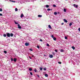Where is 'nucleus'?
Here are the masks:
<instances>
[{
	"label": "nucleus",
	"instance_id": "f257e3e1",
	"mask_svg": "<svg viewBox=\"0 0 80 80\" xmlns=\"http://www.w3.org/2000/svg\"><path fill=\"white\" fill-rule=\"evenodd\" d=\"M7 35L8 37H10V34L9 33H7Z\"/></svg>",
	"mask_w": 80,
	"mask_h": 80
},
{
	"label": "nucleus",
	"instance_id": "f03ea898",
	"mask_svg": "<svg viewBox=\"0 0 80 80\" xmlns=\"http://www.w3.org/2000/svg\"><path fill=\"white\" fill-rule=\"evenodd\" d=\"M18 28H19V29H21V28H22V27L20 26V24H19L18 25Z\"/></svg>",
	"mask_w": 80,
	"mask_h": 80
},
{
	"label": "nucleus",
	"instance_id": "7ed1b4c3",
	"mask_svg": "<svg viewBox=\"0 0 80 80\" xmlns=\"http://www.w3.org/2000/svg\"><path fill=\"white\" fill-rule=\"evenodd\" d=\"M29 45H30V43H27V42L25 43V45L26 46H28Z\"/></svg>",
	"mask_w": 80,
	"mask_h": 80
},
{
	"label": "nucleus",
	"instance_id": "20e7f679",
	"mask_svg": "<svg viewBox=\"0 0 80 80\" xmlns=\"http://www.w3.org/2000/svg\"><path fill=\"white\" fill-rule=\"evenodd\" d=\"M63 21L65 22L66 23H67V22H68V21L65 19H64Z\"/></svg>",
	"mask_w": 80,
	"mask_h": 80
},
{
	"label": "nucleus",
	"instance_id": "39448f33",
	"mask_svg": "<svg viewBox=\"0 0 80 80\" xmlns=\"http://www.w3.org/2000/svg\"><path fill=\"white\" fill-rule=\"evenodd\" d=\"M60 52H64V50H63V49H61Z\"/></svg>",
	"mask_w": 80,
	"mask_h": 80
},
{
	"label": "nucleus",
	"instance_id": "423d86ee",
	"mask_svg": "<svg viewBox=\"0 0 80 80\" xmlns=\"http://www.w3.org/2000/svg\"><path fill=\"white\" fill-rule=\"evenodd\" d=\"M49 57L50 58H53V55H50Z\"/></svg>",
	"mask_w": 80,
	"mask_h": 80
},
{
	"label": "nucleus",
	"instance_id": "0eeeda50",
	"mask_svg": "<svg viewBox=\"0 0 80 80\" xmlns=\"http://www.w3.org/2000/svg\"><path fill=\"white\" fill-rule=\"evenodd\" d=\"M53 40H55V41H56V40H57V38H56L54 37L53 38Z\"/></svg>",
	"mask_w": 80,
	"mask_h": 80
},
{
	"label": "nucleus",
	"instance_id": "6e6552de",
	"mask_svg": "<svg viewBox=\"0 0 80 80\" xmlns=\"http://www.w3.org/2000/svg\"><path fill=\"white\" fill-rule=\"evenodd\" d=\"M24 17L23 14H22L21 16V18H22V17Z\"/></svg>",
	"mask_w": 80,
	"mask_h": 80
},
{
	"label": "nucleus",
	"instance_id": "1a4fd4ad",
	"mask_svg": "<svg viewBox=\"0 0 80 80\" xmlns=\"http://www.w3.org/2000/svg\"><path fill=\"white\" fill-rule=\"evenodd\" d=\"M54 14L55 15H57V12H54Z\"/></svg>",
	"mask_w": 80,
	"mask_h": 80
},
{
	"label": "nucleus",
	"instance_id": "9d476101",
	"mask_svg": "<svg viewBox=\"0 0 80 80\" xmlns=\"http://www.w3.org/2000/svg\"><path fill=\"white\" fill-rule=\"evenodd\" d=\"M48 28L50 29H52V27H51V26H50V25H48Z\"/></svg>",
	"mask_w": 80,
	"mask_h": 80
},
{
	"label": "nucleus",
	"instance_id": "9b49d317",
	"mask_svg": "<svg viewBox=\"0 0 80 80\" xmlns=\"http://www.w3.org/2000/svg\"><path fill=\"white\" fill-rule=\"evenodd\" d=\"M10 36L11 37H13V34L12 33H11L10 34Z\"/></svg>",
	"mask_w": 80,
	"mask_h": 80
},
{
	"label": "nucleus",
	"instance_id": "f8f14e48",
	"mask_svg": "<svg viewBox=\"0 0 80 80\" xmlns=\"http://www.w3.org/2000/svg\"><path fill=\"white\" fill-rule=\"evenodd\" d=\"M16 61H17V59L16 58H14V61L15 62H16Z\"/></svg>",
	"mask_w": 80,
	"mask_h": 80
},
{
	"label": "nucleus",
	"instance_id": "ddd939ff",
	"mask_svg": "<svg viewBox=\"0 0 80 80\" xmlns=\"http://www.w3.org/2000/svg\"><path fill=\"white\" fill-rule=\"evenodd\" d=\"M4 52L5 54H7V51H4Z\"/></svg>",
	"mask_w": 80,
	"mask_h": 80
},
{
	"label": "nucleus",
	"instance_id": "4468645a",
	"mask_svg": "<svg viewBox=\"0 0 80 80\" xmlns=\"http://www.w3.org/2000/svg\"><path fill=\"white\" fill-rule=\"evenodd\" d=\"M42 17V15H38V17L41 18V17Z\"/></svg>",
	"mask_w": 80,
	"mask_h": 80
},
{
	"label": "nucleus",
	"instance_id": "2eb2a0df",
	"mask_svg": "<svg viewBox=\"0 0 80 80\" xmlns=\"http://www.w3.org/2000/svg\"><path fill=\"white\" fill-rule=\"evenodd\" d=\"M45 77H48V74H45Z\"/></svg>",
	"mask_w": 80,
	"mask_h": 80
},
{
	"label": "nucleus",
	"instance_id": "dca6fc26",
	"mask_svg": "<svg viewBox=\"0 0 80 80\" xmlns=\"http://www.w3.org/2000/svg\"><path fill=\"white\" fill-rule=\"evenodd\" d=\"M14 23H15V24H16L17 25H18V23L16 22V21H14Z\"/></svg>",
	"mask_w": 80,
	"mask_h": 80
},
{
	"label": "nucleus",
	"instance_id": "f3484780",
	"mask_svg": "<svg viewBox=\"0 0 80 80\" xmlns=\"http://www.w3.org/2000/svg\"><path fill=\"white\" fill-rule=\"evenodd\" d=\"M29 71H32V68H29Z\"/></svg>",
	"mask_w": 80,
	"mask_h": 80
},
{
	"label": "nucleus",
	"instance_id": "a211bd4d",
	"mask_svg": "<svg viewBox=\"0 0 80 80\" xmlns=\"http://www.w3.org/2000/svg\"><path fill=\"white\" fill-rule=\"evenodd\" d=\"M64 12H67V10H66V9H64Z\"/></svg>",
	"mask_w": 80,
	"mask_h": 80
},
{
	"label": "nucleus",
	"instance_id": "6ab92c4d",
	"mask_svg": "<svg viewBox=\"0 0 80 80\" xmlns=\"http://www.w3.org/2000/svg\"><path fill=\"white\" fill-rule=\"evenodd\" d=\"M46 8H48V7H49V5H46Z\"/></svg>",
	"mask_w": 80,
	"mask_h": 80
},
{
	"label": "nucleus",
	"instance_id": "aec40b11",
	"mask_svg": "<svg viewBox=\"0 0 80 80\" xmlns=\"http://www.w3.org/2000/svg\"><path fill=\"white\" fill-rule=\"evenodd\" d=\"M15 12H17V11H18V9H17V8H15Z\"/></svg>",
	"mask_w": 80,
	"mask_h": 80
},
{
	"label": "nucleus",
	"instance_id": "412c9836",
	"mask_svg": "<svg viewBox=\"0 0 80 80\" xmlns=\"http://www.w3.org/2000/svg\"><path fill=\"white\" fill-rule=\"evenodd\" d=\"M3 36L4 37H7V35H6V34H3Z\"/></svg>",
	"mask_w": 80,
	"mask_h": 80
},
{
	"label": "nucleus",
	"instance_id": "4be33fe9",
	"mask_svg": "<svg viewBox=\"0 0 80 80\" xmlns=\"http://www.w3.org/2000/svg\"><path fill=\"white\" fill-rule=\"evenodd\" d=\"M72 48L73 49V50H75V47L73 46L72 47Z\"/></svg>",
	"mask_w": 80,
	"mask_h": 80
},
{
	"label": "nucleus",
	"instance_id": "5701e85b",
	"mask_svg": "<svg viewBox=\"0 0 80 80\" xmlns=\"http://www.w3.org/2000/svg\"><path fill=\"white\" fill-rule=\"evenodd\" d=\"M64 38H65V39H66V40H67L68 38H67V36H65Z\"/></svg>",
	"mask_w": 80,
	"mask_h": 80
},
{
	"label": "nucleus",
	"instance_id": "b1692460",
	"mask_svg": "<svg viewBox=\"0 0 80 80\" xmlns=\"http://www.w3.org/2000/svg\"><path fill=\"white\" fill-rule=\"evenodd\" d=\"M34 72H37V69L35 68V69H34Z\"/></svg>",
	"mask_w": 80,
	"mask_h": 80
},
{
	"label": "nucleus",
	"instance_id": "393cba45",
	"mask_svg": "<svg viewBox=\"0 0 80 80\" xmlns=\"http://www.w3.org/2000/svg\"><path fill=\"white\" fill-rule=\"evenodd\" d=\"M10 2H15V1H11V0H9Z\"/></svg>",
	"mask_w": 80,
	"mask_h": 80
},
{
	"label": "nucleus",
	"instance_id": "a878e982",
	"mask_svg": "<svg viewBox=\"0 0 80 80\" xmlns=\"http://www.w3.org/2000/svg\"><path fill=\"white\" fill-rule=\"evenodd\" d=\"M72 24L71 23H70V24H69V26L70 27L71 26H72Z\"/></svg>",
	"mask_w": 80,
	"mask_h": 80
},
{
	"label": "nucleus",
	"instance_id": "bb28decb",
	"mask_svg": "<svg viewBox=\"0 0 80 80\" xmlns=\"http://www.w3.org/2000/svg\"><path fill=\"white\" fill-rule=\"evenodd\" d=\"M37 47L38 48H40V46H37Z\"/></svg>",
	"mask_w": 80,
	"mask_h": 80
},
{
	"label": "nucleus",
	"instance_id": "cd10ccee",
	"mask_svg": "<svg viewBox=\"0 0 80 80\" xmlns=\"http://www.w3.org/2000/svg\"><path fill=\"white\" fill-rule=\"evenodd\" d=\"M47 10H48V11H50V8H48V9H47Z\"/></svg>",
	"mask_w": 80,
	"mask_h": 80
},
{
	"label": "nucleus",
	"instance_id": "c85d7f7f",
	"mask_svg": "<svg viewBox=\"0 0 80 80\" xmlns=\"http://www.w3.org/2000/svg\"><path fill=\"white\" fill-rule=\"evenodd\" d=\"M29 50H30V51H33V50L32 48H30Z\"/></svg>",
	"mask_w": 80,
	"mask_h": 80
},
{
	"label": "nucleus",
	"instance_id": "c756f323",
	"mask_svg": "<svg viewBox=\"0 0 80 80\" xmlns=\"http://www.w3.org/2000/svg\"><path fill=\"white\" fill-rule=\"evenodd\" d=\"M58 63H59V64H62V62H58Z\"/></svg>",
	"mask_w": 80,
	"mask_h": 80
},
{
	"label": "nucleus",
	"instance_id": "7c9ffc66",
	"mask_svg": "<svg viewBox=\"0 0 80 80\" xmlns=\"http://www.w3.org/2000/svg\"><path fill=\"white\" fill-rule=\"evenodd\" d=\"M30 74L31 75H33V73H32V72H30Z\"/></svg>",
	"mask_w": 80,
	"mask_h": 80
},
{
	"label": "nucleus",
	"instance_id": "2f4dec72",
	"mask_svg": "<svg viewBox=\"0 0 80 80\" xmlns=\"http://www.w3.org/2000/svg\"><path fill=\"white\" fill-rule=\"evenodd\" d=\"M51 37L52 38H54V36L53 35H51Z\"/></svg>",
	"mask_w": 80,
	"mask_h": 80
},
{
	"label": "nucleus",
	"instance_id": "473e14b6",
	"mask_svg": "<svg viewBox=\"0 0 80 80\" xmlns=\"http://www.w3.org/2000/svg\"><path fill=\"white\" fill-rule=\"evenodd\" d=\"M47 46H48V47H49L50 46V45H49V44H48V43L47 44Z\"/></svg>",
	"mask_w": 80,
	"mask_h": 80
},
{
	"label": "nucleus",
	"instance_id": "72a5a7b5",
	"mask_svg": "<svg viewBox=\"0 0 80 80\" xmlns=\"http://www.w3.org/2000/svg\"><path fill=\"white\" fill-rule=\"evenodd\" d=\"M40 69L41 70H42L43 69L42 68H40Z\"/></svg>",
	"mask_w": 80,
	"mask_h": 80
},
{
	"label": "nucleus",
	"instance_id": "f704fd0d",
	"mask_svg": "<svg viewBox=\"0 0 80 80\" xmlns=\"http://www.w3.org/2000/svg\"><path fill=\"white\" fill-rule=\"evenodd\" d=\"M0 16H3L2 14L0 13Z\"/></svg>",
	"mask_w": 80,
	"mask_h": 80
},
{
	"label": "nucleus",
	"instance_id": "c9c22d12",
	"mask_svg": "<svg viewBox=\"0 0 80 80\" xmlns=\"http://www.w3.org/2000/svg\"><path fill=\"white\" fill-rule=\"evenodd\" d=\"M2 9L0 8V12H2Z\"/></svg>",
	"mask_w": 80,
	"mask_h": 80
},
{
	"label": "nucleus",
	"instance_id": "e433bc0d",
	"mask_svg": "<svg viewBox=\"0 0 80 80\" xmlns=\"http://www.w3.org/2000/svg\"><path fill=\"white\" fill-rule=\"evenodd\" d=\"M39 40H40V42H42V41H43V40H42V39H40Z\"/></svg>",
	"mask_w": 80,
	"mask_h": 80
},
{
	"label": "nucleus",
	"instance_id": "4c0bfd02",
	"mask_svg": "<svg viewBox=\"0 0 80 80\" xmlns=\"http://www.w3.org/2000/svg\"><path fill=\"white\" fill-rule=\"evenodd\" d=\"M43 70L45 71L47 70V69H46V68H44Z\"/></svg>",
	"mask_w": 80,
	"mask_h": 80
},
{
	"label": "nucleus",
	"instance_id": "58836bf2",
	"mask_svg": "<svg viewBox=\"0 0 80 80\" xmlns=\"http://www.w3.org/2000/svg\"><path fill=\"white\" fill-rule=\"evenodd\" d=\"M53 7H56V5H53Z\"/></svg>",
	"mask_w": 80,
	"mask_h": 80
},
{
	"label": "nucleus",
	"instance_id": "ea45409f",
	"mask_svg": "<svg viewBox=\"0 0 80 80\" xmlns=\"http://www.w3.org/2000/svg\"><path fill=\"white\" fill-rule=\"evenodd\" d=\"M11 61H13V58H11Z\"/></svg>",
	"mask_w": 80,
	"mask_h": 80
},
{
	"label": "nucleus",
	"instance_id": "a19ab883",
	"mask_svg": "<svg viewBox=\"0 0 80 80\" xmlns=\"http://www.w3.org/2000/svg\"><path fill=\"white\" fill-rule=\"evenodd\" d=\"M78 30L79 32H80V28H78Z\"/></svg>",
	"mask_w": 80,
	"mask_h": 80
},
{
	"label": "nucleus",
	"instance_id": "79ce46f5",
	"mask_svg": "<svg viewBox=\"0 0 80 80\" xmlns=\"http://www.w3.org/2000/svg\"><path fill=\"white\" fill-rule=\"evenodd\" d=\"M37 77H38L39 78V77H40V76H39V75H37Z\"/></svg>",
	"mask_w": 80,
	"mask_h": 80
},
{
	"label": "nucleus",
	"instance_id": "37998d69",
	"mask_svg": "<svg viewBox=\"0 0 80 80\" xmlns=\"http://www.w3.org/2000/svg\"><path fill=\"white\" fill-rule=\"evenodd\" d=\"M55 52H58V51H57V50H55Z\"/></svg>",
	"mask_w": 80,
	"mask_h": 80
},
{
	"label": "nucleus",
	"instance_id": "c03bdc74",
	"mask_svg": "<svg viewBox=\"0 0 80 80\" xmlns=\"http://www.w3.org/2000/svg\"><path fill=\"white\" fill-rule=\"evenodd\" d=\"M29 58L30 59H32V57H29Z\"/></svg>",
	"mask_w": 80,
	"mask_h": 80
},
{
	"label": "nucleus",
	"instance_id": "a18cd8bd",
	"mask_svg": "<svg viewBox=\"0 0 80 80\" xmlns=\"http://www.w3.org/2000/svg\"><path fill=\"white\" fill-rule=\"evenodd\" d=\"M73 6H74V7H76V5L74 4L73 5Z\"/></svg>",
	"mask_w": 80,
	"mask_h": 80
},
{
	"label": "nucleus",
	"instance_id": "49530a36",
	"mask_svg": "<svg viewBox=\"0 0 80 80\" xmlns=\"http://www.w3.org/2000/svg\"><path fill=\"white\" fill-rule=\"evenodd\" d=\"M77 7H78V5H76L75 6V7L76 8H77Z\"/></svg>",
	"mask_w": 80,
	"mask_h": 80
},
{
	"label": "nucleus",
	"instance_id": "de8ad7c7",
	"mask_svg": "<svg viewBox=\"0 0 80 80\" xmlns=\"http://www.w3.org/2000/svg\"><path fill=\"white\" fill-rule=\"evenodd\" d=\"M63 24H64V23H62L61 24V25H63Z\"/></svg>",
	"mask_w": 80,
	"mask_h": 80
},
{
	"label": "nucleus",
	"instance_id": "09e8293b",
	"mask_svg": "<svg viewBox=\"0 0 80 80\" xmlns=\"http://www.w3.org/2000/svg\"><path fill=\"white\" fill-rule=\"evenodd\" d=\"M34 57V56L33 55H32V57Z\"/></svg>",
	"mask_w": 80,
	"mask_h": 80
},
{
	"label": "nucleus",
	"instance_id": "8fccbe9b",
	"mask_svg": "<svg viewBox=\"0 0 80 80\" xmlns=\"http://www.w3.org/2000/svg\"><path fill=\"white\" fill-rule=\"evenodd\" d=\"M50 10H52V9H51Z\"/></svg>",
	"mask_w": 80,
	"mask_h": 80
},
{
	"label": "nucleus",
	"instance_id": "3c124183",
	"mask_svg": "<svg viewBox=\"0 0 80 80\" xmlns=\"http://www.w3.org/2000/svg\"><path fill=\"white\" fill-rule=\"evenodd\" d=\"M66 0V1H67V0Z\"/></svg>",
	"mask_w": 80,
	"mask_h": 80
}]
</instances>
